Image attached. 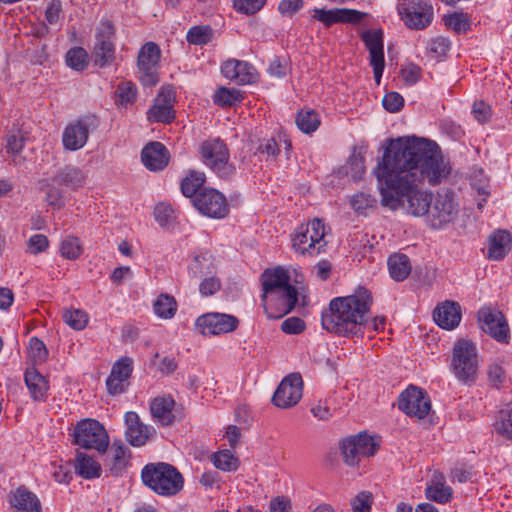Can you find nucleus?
<instances>
[{
    "label": "nucleus",
    "instance_id": "19",
    "mask_svg": "<svg viewBox=\"0 0 512 512\" xmlns=\"http://www.w3.org/2000/svg\"><path fill=\"white\" fill-rule=\"evenodd\" d=\"M195 324L203 335H219L234 331L239 320L233 315L212 312L198 317Z\"/></svg>",
    "mask_w": 512,
    "mask_h": 512
},
{
    "label": "nucleus",
    "instance_id": "53",
    "mask_svg": "<svg viewBox=\"0 0 512 512\" xmlns=\"http://www.w3.org/2000/svg\"><path fill=\"white\" fill-rule=\"evenodd\" d=\"M133 371V360L130 357H122L117 360L111 369V377H116L128 382Z\"/></svg>",
    "mask_w": 512,
    "mask_h": 512
},
{
    "label": "nucleus",
    "instance_id": "48",
    "mask_svg": "<svg viewBox=\"0 0 512 512\" xmlns=\"http://www.w3.org/2000/svg\"><path fill=\"white\" fill-rule=\"evenodd\" d=\"M243 99L241 92L237 89L220 87L214 94V102L220 106L231 107L240 103Z\"/></svg>",
    "mask_w": 512,
    "mask_h": 512
},
{
    "label": "nucleus",
    "instance_id": "29",
    "mask_svg": "<svg viewBox=\"0 0 512 512\" xmlns=\"http://www.w3.org/2000/svg\"><path fill=\"white\" fill-rule=\"evenodd\" d=\"M174 406L175 401L171 396L154 398L150 404L152 418L162 426L171 425L176 419Z\"/></svg>",
    "mask_w": 512,
    "mask_h": 512
},
{
    "label": "nucleus",
    "instance_id": "30",
    "mask_svg": "<svg viewBox=\"0 0 512 512\" xmlns=\"http://www.w3.org/2000/svg\"><path fill=\"white\" fill-rule=\"evenodd\" d=\"M52 182L56 185L64 186L76 191L84 186L86 182V175L80 168L72 165H66L57 171L52 178Z\"/></svg>",
    "mask_w": 512,
    "mask_h": 512
},
{
    "label": "nucleus",
    "instance_id": "41",
    "mask_svg": "<svg viewBox=\"0 0 512 512\" xmlns=\"http://www.w3.org/2000/svg\"><path fill=\"white\" fill-rule=\"evenodd\" d=\"M153 309L160 318L170 319L177 311V302L173 296L161 294L154 302Z\"/></svg>",
    "mask_w": 512,
    "mask_h": 512
},
{
    "label": "nucleus",
    "instance_id": "1",
    "mask_svg": "<svg viewBox=\"0 0 512 512\" xmlns=\"http://www.w3.org/2000/svg\"><path fill=\"white\" fill-rule=\"evenodd\" d=\"M450 172L437 144L416 137L390 140L373 171L381 204L391 210L405 208L415 217L428 216L432 201V194L419 190V184L438 185Z\"/></svg>",
    "mask_w": 512,
    "mask_h": 512
},
{
    "label": "nucleus",
    "instance_id": "45",
    "mask_svg": "<svg viewBox=\"0 0 512 512\" xmlns=\"http://www.w3.org/2000/svg\"><path fill=\"white\" fill-rule=\"evenodd\" d=\"M495 429L504 437L512 439V402L499 412Z\"/></svg>",
    "mask_w": 512,
    "mask_h": 512
},
{
    "label": "nucleus",
    "instance_id": "57",
    "mask_svg": "<svg viewBox=\"0 0 512 512\" xmlns=\"http://www.w3.org/2000/svg\"><path fill=\"white\" fill-rule=\"evenodd\" d=\"M45 194V201L49 206L55 209H60L64 206L65 201L63 191L56 187L53 182L52 184L47 185Z\"/></svg>",
    "mask_w": 512,
    "mask_h": 512
},
{
    "label": "nucleus",
    "instance_id": "11",
    "mask_svg": "<svg viewBox=\"0 0 512 512\" xmlns=\"http://www.w3.org/2000/svg\"><path fill=\"white\" fill-rule=\"evenodd\" d=\"M298 300V292L293 285L262 296L263 308L268 318L279 319L291 312Z\"/></svg>",
    "mask_w": 512,
    "mask_h": 512
},
{
    "label": "nucleus",
    "instance_id": "10",
    "mask_svg": "<svg viewBox=\"0 0 512 512\" xmlns=\"http://www.w3.org/2000/svg\"><path fill=\"white\" fill-rule=\"evenodd\" d=\"M344 462L349 466H356L362 458L373 456L378 448L374 438L360 433L344 439L340 444Z\"/></svg>",
    "mask_w": 512,
    "mask_h": 512
},
{
    "label": "nucleus",
    "instance_id": "58",
    "mask_svg": "<svg viewBox=\"0 0 512 512\" xmlns=\"http://www.w3.org/2000/svg\"><path fill=\"white\" fill-rule=\"evenodd\" d=\"M373 496L370 492L362 491L351 500L353 512H370Z\"/></svg>",
    "mask_w": 512,
    "mask_h": 512
},
{
    "label": "nucleus",
    "instance_id": "22",
    "mask_svg": "<svg viewBox=\"0 0 512 512\" xmlns=\"http://www.w3.org/2000/svg\"><path fill=\"white\" fill-rule=\"evenodd\" d=\"M362 40L369 50L370 65L373 68L374 78L377 84L380 80L385 67L383 51V33L380 30H369L364 32Z\"/></svg>",
    "mask_w": 512,
    "mask_h": 512
},
{
    "label": "nucleus",
    "instance_id": "54",
    "mask_svg": "<svg viewBox=\"0 0 512 512\" xmlns=\"http://www.w3.org/2000/svg\"><path fill=\"white\" fill-rule=\"evenodd\" d=\"M280 152L279 143L275 138L262 139L256 148V154L265 158V160H274Z\"/></svg>",
    "mask_w": 512,
    "mask_h": 512
},
{
    "label": "nucleus",
    "instance_id": "25",
    "mask_svg": "<svg viewBox=\"0 0 512 512\" xmlns=\"http://www.w3.org/2000/svg\"><path fill=\"white\" fill-rule=\"evenodd\" d=\"M9 503L16 512H41L42 510L37 495L23 485L11 491Z\"/></svg>",
    "mask_w": 512,
    "mask_h": 512
},
{
    "label": "nucleus",
    "instance_id": "36",
    "mask_svg": "<svg viewBox=\"0 0 512 512\" xmlns=\"http://www.w3.org/2000/svg\"><path fill=\"white\" fill-rule=\"evenodd\" d=\"M425 495L429 500L445 504L452 498L453 490L450 486L445 484L442 476L439 478L435 476L431 484L427 486Z\"/></svg>",
    "mask_w": 512,
    "mask_h": 512
},
{
    "label": "nucleus",
    "instance_id": "4",
    "mask_svg": "<svg viewBox=\"0 0 512 512\" xmlns=\"http://www.w3.org/2000/svg\"><path fill=\"white\" fill-rule=\"evenodd\" d=\"M145 485L160 495H175L183 488L180 472L168 463L148 464L142 470Z\"/></svg>",
    "mask_w": 512,
    "mask_h": 512
},
{
    "label": "nucleus",
    "instance_id": "14",
    "mask_svg": "<svg viewBox=\"0 0 512 512\" xmlns=\"http://www.w3.org/2000/svg\"><path fill=\"white\" fill-rule=\"evenodd\" d=\"M480 328L492 338L501 343H508L510 339L509 325L504 315L490 307H483L478 311Z\"/></svg>",
    "mask_w": 512,
    "mask_h": 512
},
{
    "label": "nucleus",
    "instance_id": "46",
    "mask_svg": "<svg viewBox=\"0 0 512 512\" xmlns=\"http://www.w3.org/2000/svg\"><path fill=\"white\" fill-rule=\"evenodd\" d=\"M64 322L74 330H83L89 321L88 314L82 309H65L63 312Z\"/></svg>",
    "mask_w": 512,
    "mask_h": 512
},
{
    "label": "nucleus",
    "instance_id": "52",
    "mask_svg": "<svg viewBox=\"0 0 512 512\" xmlns=\"http://www.w3.org/2000/svg\"><path fill=\"white\" fill-rule=\"evenodd\" d=\"M443 20L445 26L456 33H464L470 27L469 19L464 13L449 14L444 16Z\"/></svg>",
    "mask_w": 512,
    "mask_h": 512
},
{
    "label": "nucleus",
    "instance_id": "34",
    "mask_svg": "<svg viewBox=\"0 0 512 512\" xmlns=\"http://www.w3.org/2000/svg\"><path fill=\"white\" fill-rule=\"evenodd\" d=\"M388 270L392 279L395 281H404L411 273V262L407 255L402 253H395L389 256Z\"/></svg>",
    "mask_w": 512,
    "mask_h": 512
},
{
    "label": "nucleus",
    "instance_id": "23",
    "mask_svg": "<svg viewBox=\"0 0 512 512\" xmlns=\"http://www.w3.org/2000/svg\"><path fill=\"white\" fill-rule=\"evenodd\" d=\"M124 421L127 426L125 431L126 440L134 447L143 446L154 433V429L143 424L134 411L127 412Z\"/></svg>",
    "mask_w": 512,
    "mask_h": 512
},
{
    "label": "nucleus",
    "instance_id": "47",
    "mask_svg": "<svg viewBox=\"0 0 512 512\" xmlns=\"http://www.w3.org/2000/svg\"><path fill=\"white\" fill-rule=\"evenodd\" d=\"M116 103L127 106L135 102L137 97V88L131 81L120 82L115 90Z\"/></svg>",
    "mask_w": 512,
    "mask_h": 512
},
{
    "label": "nucleus",
    "instance_id": "64",
    "mask_svg": "<svg viewBox=\"0 0 512 512\" xmlns=\"http://www.w3.org/2000/svg\"><path fill=\"white\" fill-rule=\"evenodd\" d=\"M311 414L321 421H327L333 416L331 407L328 405L327 400H319L310 408Z\"/></svg>",
    "mask_w": 512,
    "mask_h": 512
},
{
    "label": "nucleus",
    "instance_id": "59",
    "mask_svg": "<svg viewBox=\"0 0 512 512\" xmlns=\"http://www.w3.org/2000/svg\"><path fill=\"white\" fill-rule=\"evenodd\" d=\"M267 0H233L234 8L241 13L252 15L258 12Z\"/></svg>",
    "mask_w": 512,
    "mask_h": 512
},
{
    "label": "nucleus",
    "instance_id": "35",
    "mask_svg": "<svg viewBox=\"0 0 512 512\" xmlns=\"http://www.w3.org/2000/svg\"><path fill=\"white\" fill-rule=\"evenodd\" d=\"M74 468L75 472L85 479L98 478L101 475L100 464L84 452H77Z\"/></svg>",
    "mask_w": 512,
    "mask_h": 512
},
{
    "label": "nucleus",
    "instance_id": "28",
    "mask_svg": "<svg viewBox=\"0 0 512 512\" xmlns=\"http://www.w3.org/2000/svg\"><path fill=\"white\" fill-rule=\"evenodd\" d=\"M511 246L510 233L505 230H497L488 238L486 256L493 261L502 260L511 250Z\"/></svg>",
    "mask_w": 512,
    "mask_h": 512
},
{
    "label": "nucleus",
    "instance_id": "61",
    "mask_svg": "<svg viewBox=\"0 0 512 512\" xmlns=\"http://www.w3.org/2000/svg\"><path fill=\"white\" fill-rule=\"evenodd\" d=\"M27 245L28 251L31 254L36 255L47 250L49 246V241L45 235L35 234L29 238Z\"/></svg>",
    "mask_w": 512,
    "mask_h": 512
},
{
    "label": "nucleus",
    "instance_id": "55",
    "mask_svg": "<svg viewBox=\"0 0 512 512\" xmlns=\"http://www.w3.org/2000/svg\"><path fill=\"white\" fill-rule=\"evenodd\" d=\"M350 203L356 212L365 213L376 205L377 199L369 193L359 192L352 196Z\"/></svg>",
    "mask_w": 512,
    "mask_h": 512
},
{
    "label": "nucleus",
    "instance_id": "3",
    "mask_svg": "<svg viewBox=\"0 0 512 512\" xmlns=\"http://www.w3.org/2000/svg\"><path fill=\"white\" fill-rule=\"evenodd\" d=\"M329 227L319 218L298 226L292 234L294 251L303 256L315 257L326 251Z\"/></svg>",
    "mask_w": 512,
    "mask_h": 512
},
{
    "label": "nucleus",
    "instance_id": "15",
    "mask_svg": "<svg viewBox=\"0 0 512 512\" xmlns=\"http://www.w3.org/2000/svg\"><path fill=\"white\" fill-rule=\"evenodd\" d=\"M193 205L203 215L211 218H223L229 211L225 196L212 188L202 189L194 197Z\"/></svg>",
    "mask_w": 512,
    "mask_h": 512
},
{
    "label": "nucleus",
    "instance_id": "6",
    "mask_svg": "<svg viewBox=\"0 0 512 512\" xmlns=\"http://www.w3.org/2000/svg\"><path fill=\"white\" fill-rule=\"evenodd\" d=\"M203 163L218 177L228 179L235 174V166L230 162L227 145L220 138H209L199 146Z\"/></svg>",
    "mask_w": 512,
    "mask_h": 512
},
{
    "label": "nucleus",
    "instance_id": "40",
    "mask_svg": "<svg viewBox=\"0 0 512 512\" xmlns=\"http://www.w3.org/2000/svg\"><path fill=\"white\" fill-rule=\"evenodd\" d=\"M205 182V174L191 171L181 182V192L186 197H195Z\"/></svg>",
    "mask_w": 512,
    "mask_h": 512
},
{
    "label": "nucleus",
    "instance_id": "31",
    "mask_svg": "<svg viewBox=\"0 0 512 512\" xmlns=\"http://www.w3.org/2000/svg\"><path fill=\"white\" fill-rule=\"evenodd\" d=\"M261 279L263 287L262 296L270 295L291 285L290 276L287 270L282 267L265 270Z\"/></svg>",
    "mask_w": 512,
    "mask_h": 512
},
{
    "label": "nucleus",
    "instance_id": "42",
    "mask_svg": "<svg viewBox=\"0 0 512 512\" xmlns=\"http://www.w3.org/2000/svg\"><path fill=\"white\" fill-rule=\"evenodd\" d=\"M212 462L217 469L226 472L236 471L239 467V459L230 450H222L212 455Z\"/></svg>",
    "mask_w": 512,
    "mask_h": 512
},
{
    "label": "nucleus",
    "instance_id": "18",
    "mask_svg": "<svg viewBox=\"0 0 512 512\" xmlns=\"http://www.w3.org/2000/svg\"><path fill=\"white\" fill-rule=\"evenodd\" d=\"M161 51L154 42H147L138 53L137 65L142 73L140 80L145 86H152L158 82L157 65Z\"/></svg>",
    "mask_w": 512,
    "mask_h": 512
},
{
    "label": "nucleus",
    "instance_id": "12",
    "mask_svg": "<svg viewBox=\"0 0 512 512\" xmlns=\"http://www.w3.org/2000/svg\"><path fill=\"white\" fill-rule=\"evenodd\" d=\"M398 407L410 417L423 419L431 410V401L426 391L411 385L400 394Z\"/></svg>",
    "mask_w": 512,
    "mask_h": 512
},
{
    "label": "nucleus",
    "instance_id": "32",
    "mask_svg": "<svg viewBox=\"0 0 512 512\" xmlns=\"http://www.w3.org/2000/svg\"><path fill=\"white\" fill-rule=\"evenodd\" d=\"M24 380L34 401H44L46 399L49 384L42 374L34 368L27 369Z\"/></svg>",
    "mask_w": 512,
    "mask_h": 512
},
{
    "label": "nucleus",
    "instance_id": "37",
    "mask_svg": "<svg viewBox=\"0 0 512 512\" xmlns=\"http://www.w3.org/2000/svg\"><path fill=\"white\" fill-rule=\"evenodd\" d=\"M189 273L193 278H201L216 274V265L211 255L201 254L194 257L189 267Z\"/></svg>",
    "mask_w": 512,
    "mask_h": 512
},
{
    "label": "nucleus",
    "instance_id": "39",
    "mask_svg": "<svg viewBox=\"0 0 512 512\" xmlns=\"http://www.w3.org/2000/svg\"><path fill=\"white\" fill-rule=\"evenodd\" d=\"M451 41L443 36H436L427 41L426 51L427 54L436 60H443L447 57L451 49Z\"/></svg>",
    "mask_w": 512,
    "mask_h": 512
},
{
    "label": "nucleus",
    "instance_id": "33",
    "mask_svg": "<svg viewBox=\"0 0 512 512\" xmlns=\"http://www.w3.org/2000/svg\"><path fill=\"white\" fill-rule=\"evenodd\" d=\"M107 457L111 474L119 475L128 464L130 451L121 441H114Z\"/></svg>",
    "mask_w": 512,
    "mask_h": 512
},
{
    "label": "nucleus",
    "instance_id": "7",
    "mask_svg": "<svg viewBox=\"0 0 512 512\" xmlns=\"http://www.w3.org/2000/svg\"><path fill=\"white\" fill-rule=\"evenodd\" d=\"M74 442L82 448L104 453L109 446V436L99 421L86 419L76 425Z\"/></svg>",
    "mask_w": 512,
    "mask_h": 512
},
{
    "label": "nucleus",
    "instance_id": "62",
    "mask_svg": "<svg viewBox=\"0 0 512 512\" xmlns=\"http://www.w3.org/2000/svg\"><path fill=\"white\" fill-rule=\"evenodd\" d=\"M384 108L391 113L398 112L402 109L404 104L403 97L397 92H389L383 98Z\"/></svg>",
    "mask_w": 512,
    "mask_h": 512
},
{
    "label": "nucleus",
    "instance_id": "56",
    "mask_svg": "<svg viewBox=\"0 0 512 512\" xmlns=\"http://www.w3.org/2000/svg\"><path fill=\"white\" fill-rule=\"evenodd\" d=\"M199 284V292L203 297H208L216 294L221 289V280L215 275L211 274L202 277Z\"/></svg>",
    "mask_w": 512,
    "mask_h": 512
},
{
    "label": "nucleus",
    "instance_id": "13",
    "mask_svg": "<svg viewBox=\"0 0 512 512\" xmlns=\"http://www.w3.org/2000/svg\"><path fill=\"white\" fill-rule=\"evenodd\" d=\"M114 26L110 21H102L97 28L96 41L93 50L94 63L104 67L112 63L115 58Z\"/></svg>",
    "mask_w": 512,
    "mask_h": 512
},
{
    "label": "nucleus",
    "instance_id": "9",
    "mask_svg": "<svg viewBox=\"0 0 512 512\" xmlns=\"http://www.w3.org/2000/svg\"><path fill=\"white\" fill-rule=\"evenodd\" d=\"M397 10L410 29H425L433 20V7L426 0H399Z\"/></svg>",
    "mask_w": 512,
    "mask_h": 512
},
{
    "label": "nucleus",
    "instance_id": "5",
    "mask_svg": "<svg viewBox=\"0 0 512 512\" xmlns=\"http://www.w3.org/2000/svg\"><path fill=\"white\" fill-rule=\"evenodd\" d=\"M479 359L473 342L460 339L452 350L450 369L454 376L463 384H472L477 379Z\"/></svg>",
    "mask_w": 512,
    "mask_h": 512
},
{
    "label": "nucleus",
    "instance_id": "60",
    "mask_svg": "<svg viewBox=\"0 0 512 512\" xmlns=\"http://www.w3.org/2000/svg\"><path fill=\"white\" fill-rule=\"evenodd\" d=\"M281 330L290 335H297L305 330V322L299 317H289L281 324Z\"/></svg>",
    "mask_w": 512,
    "mask_h": 512
},
{
    "label": "nucleus",
    "instance_id": "38",
    "mask_svg": "<svg viewBox=\"0 0 512 512\" xmlns=\"http://www.w3.org/2000/svg\"><path fill=\"white\" fill-rule=\"evenodd\" d=\"M319 114L310 108L302 109L296 116L297 127L306 134L313 133L320 126Z\"/></svg>",
    "mask_w": 512,
    "mask_h": 512
},
{
    "label": "nucleus",
    "instance_id": "51",
    "mask_svg": "<svg viewBox=\"0 0 512 512\" xmlns=\"http://www.w3.org/2000/svg\"><path fill=\"white\" fill-rule=\"evenodd\" d=\"M66 63L72 69L81 71L88 66V54L82 47H74L67 52Z\"/></svg>",
    "mask_w": 512,
    "mask_h": 512
},
{
    "label": "nucleus",
    "instance_id": "17",
    "mask_svg": "<svg viewBox=\"0 0 512 512\" xmlns=\"http://www.w3.org/2000/svg\"><path fill=\"white\" fill-rule=\"evenodd\" d=\"M303 393V381L300 374L293 373L286 376L277 387L272 402L279 408L295 406Z\"/></svg>",
    "mask_w": 512,
    "mask_h": 512
},
{
    "label": "nucleus",
    "instance_id": "27",
    "mask_svg": "<svg viewBox=\"0 0 512 512\" xmlns=\"http://www.w3.org/2000/svg\"><path fill=\"white\" fill-rule=\"evenodd\" d=\"M433 317L438 326L451 330L461 321L460 305L453 301H445L435 308Z\"/></svg>",
    "mask_w": 512,
    "mask_h": 512
},
{
    "label": "nucleus",
    "instance_id": "43",
    "mask_svg": "<svg viewBox=\"0 0 512 512\" xmlns=\"http://www.w3.org/2000/svg\"><path fill=\"white\" fill-rule=\"evenodd\" d=\"M82 252V243L78 237L67 236L61 241L60 253L65 259L75 260L80 257Z\"/></svg>",
    "mask_w": 512,
    "mask_h": 512
},
{
    "label": "nucleus",
    "instance_id": "44",
    "mask_svg": "<svg viewBox=\"0 0 512 512\" xmlns=\"http://www.w3.org/2000/svg\"><path fill=\"white\" fill-rule=\"evenodd\" d=\"M366 172L365 158L362 150L354 149L347 164V174H349L353 180L357 181L362 178Z\"/></svg>",
    "mask_w": 512,
    "mask_h": 512
},
{
    "label": "nucleus",
    "instance_id": "26",
    "mask_svg": "<svg viewBox=\"0 0 512 512\" xmlns=\"http://www.w3.org/2000/svg\"><path fill=\"white\" fill-rule=\"evenodd\" d=\"M253 70L249 63L235 59L227 60L221 67L224 77L239 85L250 84L254 81Z\"/></svg>",
    "mask_w": 512,
    "mask_h": 512
},
{
    "label": "nucleus",
    "instance_id": "8",
    "mask_svg": "<svg viewBox=\"0 0 512 512\" xmlns=\"http://www.w3.org/2000/svg\"><path fill=\"white\" fill-rule=\"evenodd\" d=\"M458 214V204L453 193L443 190L432 195L431 205L427 216L428 224L433 229H441L454 221Z\"/></svg>",
    "mask_w": 512,
    "mask_h": 512
},
{
    "label": "nucleus",
    "instance_id": "16",
    "mask_svg": "<svg viewBox=\"0 0 512 512\" xmlns=\"http://www.w3.org/2000/svg\"><path fill=\"white\" fill-rule=\"evenodd\" d=\"M94 116H84L69 123L63 131L62 143L66 150L76 151L84 147L90 130L96 126Z\"/></svg>",
    "mask_w": 512,
    "mask_h": 512
},
{
    "label": "nucleus",
    "instance_id": "63",
    "mask_svg": "<svg viewBox=\"0 0 512 512\" xmlns=\"http://www.w3.org/2000/svg\"><path fill=\"white\" fill-rule=\"evenodd\" d=\"M173 209L170 204L159 203L154 209L155 220L161 225H167L173 218Z\"/></svg>",
    "mask_w": 512,
    "mask_h": 512
},
{
    "label": "nucleus",
    "instance_id": "20",
    "mask_svg": "<svg viewBox=\"0 0 512 512\" xmlns=\"http://www.w3.org/2000/svg\"><path fill=\"white\" fill-rule=\"evenodd\" d=\"M175 102V92L170 86H163L153 104L147 112V119L150 122L170 123L175 119L173 109Z\"/></svg>",
    "mask_w": 512,
    "mask_h": 512
},
{
    "label": "nucleus",
    "instance_id": "50",
    "mask_svg": "<svg viewBox=\"0 0 512 512\" xmlns=\"http://www.w3.org/2000/svg\"><path fill=\"white\" fill-rule=\"evenodd\" d=\"M28 355L34 364H42L47 360L49 353L42 340L32 337L29 340Z\"/></svg>",
    "mask_w": 512,
    "mask_h": 512
},
{
    "label": "nucleus",
    "instance_id": "24",
    "mask_svg": "<svg viewBox=\"0 0 512 512\" xmlns=\"http://www.w3.org/2000/svg\"><path fill=\"white\" fill-rule=\"evenodd\" d=\"M141 161L150 171L163 170L169 162V152L160 142H150L141 151Z\"/></svg>",
    "mask_w": 512,
    "mask_h": 512
},
{
    "label": "nucleus",
    "instance_id": "2",
    "mask_svg": "<svg viewBox=\"0 0 512 512\" xmlns=\"http://www.w3.org/2000/svg\"><path fill=\"white\" fill-rule=\"evenodd\" d=\"M373 297L369 290L360 287L354 294L336 297L329 303V309L322 314V326L340 336H354L362 333L366 325Z\"/></svg>",
    "mask_w": 512,
    "mask_h": 512
},
{
    "label": "nucleus",
    "instance_id": "21",
    "mask_svg": "<svg viewBox=\"0 0 512 512\" xmlns=\"http://www.w3.org/2000/svg\"><path fill=\"white\" fill-rule=\"evenodd\" d=\"M310 14L313 20L323 23L326 27H330L336 23L356 24L362 21L366 16L363 12L348 8H314L310 11Z\"/></svg>",
    "mask_w": 512,
    "mask_h": 512
},
{
    "label": "nucleus",
    "instance_id": "49",
    "mask_svg": "<svg viewBox=\"0 0 512 512\" xmlns=\"http://www.w3.org/2000/svg\"><path fill=\"white\" fill-rule=\"evenodd\" d=\"M213 30L210 26H193L186 35L188 43L193 45H205L211 41Z\"/></svg>",
    "mask_w": 512,
    "mask_h": 512
}]
</instances>
